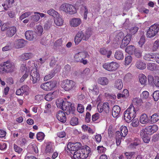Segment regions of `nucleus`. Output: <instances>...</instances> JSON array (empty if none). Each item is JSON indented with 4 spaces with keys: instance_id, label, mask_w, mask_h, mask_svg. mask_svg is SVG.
Returning <instances> with one entry per match:
<instances>
[{
    "instance_id": "nucleus-1",
    "label": "nucleus",
    "mask_w": 159,
    "mask_h": 159,
    "mask_svg": "<svg viewBox=\"0 0 159 159\" xmlns=\"http://www.w3.org/2000/svg\"><path fill=\"white\" fill-rule=\"evenodd\" d=\"M91 152L90 148L87 145L83 146L81 150L74 152V159H85Z\"/></svg>"
},
{
    "instance_id": "nucleus-2",
    "label": "nucleus",
    "mask_w": 159,
    "mask_h": 159,
    "mask_svg": "<svg viewBox=\"0 0 159 159\" xmlns=\"http://www.w3.org/2000/svg\"><path fill=\"white\" fill-rule=\"evenodd\" d=\"M16 70L15 64L10 60L3 62L0 65V72L2 73L12 72Z\"/></svg>"
},
{
    "instance_id": "nucleus-3",
    "label": "nucleus",
    "mask_w": 159,
    "mask_h": 159,
    "mask_svg": "<svg viewBox=\"0 0 159 159\" xmlns=\"http://www.w3.org/2000/svg\"><path fill=\"white\" fill-rule=\"evenodd\" d=\"M136 110L134 107L131 105L124 112V118L128 123L130 122L136 116Z\"/></svg>"
},
{
    "instance_id": "nucleus-4",
    "label": "nucleus",
    "mask_w": 159,
    "mask_h": 159,
    "mask_svg": "<svg viewBox=\"0 0 159 159\" xmlns=\"http://www.w3.org/2000/svg\"><path fill=\"white\" fill-rule=\"evenodd\" d=\"M159 31V25L154 24L151 26L148 30L146 35L148 38H151L155 36Z\"/></svg>"
},
{
    "instance_id": "nucleus-5",
    "label": "nucleus",
    "mask_w": 159,
    "mask_h": 159,
    "mask_svg": "<svg viewBox=\"0 0 159 159\" xmlns=\"http://www.w3.org/2000/svg\"><path fill=\"white\" fill-rule=\"evenodd\" d=\"M119 66V65L118 63L113 61L110 63H105L102 65L103 67L105 69L109 71H115Z\"/></svg>"
},
{
    "instance_id": "nucleus-6",
    "label": "nucleus",
    "mask_w": 159,
    "mask_h": 159,
    "mask_svg": "<svg viewBox=\"0 0 159 159\" xmlns=\"http://www.w3.org/2000/svg\"><path fill=\"white\" fill-rule=\"evenodd\" d=\"M62 88L66 91L72 90L75 87V83L71 80H64Z\"/></svg>"
},
{
    "instance_id": "nucleus-7",
    "label": "nucleus",
    "mask_w": 159,
    "mask_h": 159,
    "mask_svg": "<svg viewBox=\"0 0 159 159\" xmlns=\"http://www.w3.org/2000/svg\"><path fill=\"white\" fill-rule=\"evenodd\" d=\"M31 76L32 78H30V79L34 84L36 83L39 80L40 75L36 68H34L31 70L30 73Z\"/></svg>"
},
{
    "instance_id": "nucleus-8",
    "label": "nucleus",
    "mask_w": 159,
    "mask_h": 159,
    "mask_svg": "<svg viewBox=\"0 0 159 159\" xmlns=\"http://www.w3.org/2000/svg\"><path fill=\"white\" fill-rule=\"evenodd\" d=\"M158 129L157 125H150L147 126L145 129H142L141 130L146 134L149 135L152 134L156 132Z\"/></svg>"
},
{
    "instance_id": "nucleus-9",
    "label": "nucleus",
    "mask_w": 159,
    "mask_h": 159,
    "mask_svg": "<svg viewBox=\"0 0 159 159\" xmlns=\"http://www.w3.org/2000/svg\"><path fill=\"white\" fill-rule=\"evenodd\" d=\"M57 83L55 81H50L45 83L41 85V88L44 90L48 91L51 90L55 87Z\"/></svg>"
},
{
    "instance_id": "nucleus-10",
    "label": "nucleus",
    "mask_w": 159,
    "mask_h": 159,
    "mask_svg": "<svg viewBox=\"0 0 159 159\" xmlns=\"http://www.w3.org/2000/svg\"><path fill=\"white\" fill-rule=\"evenodd\" d=\"M81 144L80 142H77L74 143H69L67 145V148L69 151H76L78 150H81Z\"/></svg>"
},
{
    "instance_id": "nucleus-11",
    "label": "nucleus",
    "mask_w": 159,
    "mask_h": 159,
    "mask_svg": "<svg viewBox=\"0 0 159 159\" xmlns=\"http://www.w3.org/2000/svg\"><path fill=\"white\" fill-rule=\"evenodd\" d=\"M88 55V54L85 52H78L74 56L75 60L77 62H80Z\"/></svg>"
},
{
    "instance_id": "nucleus-12",
    "label": "nucleus",
    "mask_w": 159,
    "mask_h": 159,
    "mask_svg": "<svg viewBox=\"0 0 159 159\" xmlns=\"http://www.w3.org/2000/svg\"><path fill=\"white\" fill-rule=\"evenodd\" d=\"M85 37L82 31H79L76 34L75 38V42L76 45L78 44L82 40H85Z\"/></svg>"
},
{
    "instance_id": "nucleus-13",
    "label": "nucleus",
    "mask_w": 159,
    "mask_h": 159,
    "mask_svg": "<svg viewBox=\"0 0 159 159\" xmlns=\"http://www.w3.org/2000/svg\"><path fill=\"white\" fill-rule=\"evenodd\" d=\"M25 36L26 39L30 41L35 39L36 37L35 32L31 30L27 31L25 33Z\"/></svg>"
},
{
    "instance_id": "nucleus-14",
    "label": "nucleus",
    "mask_w": 159,
    "mask_h": 159,
    "mask_svg": "<svg viewBox=\"0 0 159 159\" xmlns=\"http://www.w3.org/2000/svg\"><path fill=\"white\" fill-rule=\"evenodd\" d=\"M60 71V68L59 66L57 65L53 69V70L52 71L53 73L52 74H49L48 75H46L44 78V80L45 81H46L48 80L51 79L53 77L55 74Z\"/></svg>"
},
{
    "instance_id": "nucleus-15",
    "label": "nucleus",
    "mask_w": 159,
    "mask_h": 159,
    "mask_svg": "<svg viewBox=\"0 0 159 159\" xmlns=\"http://www.w3.org/2000/svg\"><path fill=\"white\" fill-rule=\"evenodd\" d=\"M16 28L15 27H10L7 30L6 35L7 37H12L16 33Z\"/></svg>"
},
{
    "instance_id": "nucleus-16",
    "label": "nucleus",
    "mask_w": 159,
    "mask_h": 159,
    "mask_svg": "<svg viewBox=\"0 0 159 159\" xmlns=\"http://www.w3.org/2000/svg\"><path fill=\"white\" fill-rule=\"evenodd\" d=\"M120 108L117 105L114 106L112 109V114L114 118L117 117L120 111Z\"/></svg>"
},
{
    "instance_id": "nucleus-17",
    "label": "nucleus",
    "mask_w": 159,
    "mask_h": 159,
    "mask_svg": "<svg viewBox=\"0 0 159 159\" xmlns=\"http://www.w3.org/2000/svg\"><path fill=\"white\" fill-rule=\"evenodd\" d=\"M33 56L31 53H26L22 54L19 57V59L21 61H25L30 59Z\"/></svg>"
},
{
    "instance_id": "nucleus-18",
    "label": "nucleus",
    "mask_w": 159,
    "mask_h": 159,
    "mask_svg": "<svg viewBox=\"0 0 159 159\" xmlns=\"http://www.w3.org/2000/svg\"><path fill=\"white\" fill-rule=\"evenodd\" d=\"M81 23V21L79 18H73L70 21V25L74 27L79 26Z\"/></svg>"
},
{
    "instance_id": "nucleus-19",
    "label": "nucleus",
    "mask_w": 159,
    "mask_h": 159,
    "mask_svg": "<svg viewBox=\"0 0 159 159\" xmlns=\"http://www.w3.org/2000/svg\"><path fill=\"white\" fill-rule=\"evenodd\" d=\"M14 2V0H6L5 3L2 4L5 10H7L8 8L11 7Z\"/></svg>"
},
{
    "instance_id": "nucleus-20",
    "label": "nucleus",
    "mask_w": 159,
    "mask_h": 159,
    "mask_svg": "<svg viewBox=\"0 0 159 159\" xmlns=\"http://www.w3.org/2000/svg\"><path fill=\"white\" fill-rule=\"evenodd\" d=\"M140 135L143 142L146 143H148L150 141V138L149 134H146L144 132L140 131Z\"/></svg>"
},
{
    "instance_id": "nucleus-21",
    "label": "nucleus",
    "mask_w": 159,
    "mask_h": 159,
    "mask_svg": "<svg viewBox=\"0 0 159 159\" xmlns=\"http://www.w3.org/2000/svg\"><path fill=\"white\" fill-rule=\"evenodd\" d=\"M135 67L138 69L140 70H143L146 67V64L142 61L138 60L135 64Z\"/></svg>"
},
{
    "instance_id": "nucleus-22",
    "label": "nucleus",
    "mask_w": 159,
    "mask_h": 159,
    "mask_svg": "<svg viewBox=\"0 0 159 159\" xmlns=\"http://www.w3.org/2000/svg\"><path fill=\"white\" fill-rule=\"evenodd\" d=\"M155 54L152 53L146 54L144 56L143 58L148 61H154Z\"/></svg>"
},
{
    "instance_id": "nucleus-23",
    "label": "nucleus",
    "mask_w": 159,
    "mask_h": 159,
    "mask_svg": "<svg viewBox=\"0 0 159 159\" xmlns=\"http://www.w3.org/2000/svg\"><path fill=\"white\" fill-rule=\"evenodd\" d=\"M150 119L148 117L147 115L145 114L141 115L140 118V121L142 124H145L149 122Z\"/></svg>"
},
{
    "instance_id": "nucleus-24",
    "label": "nucleus",
    "mask_w": 159,
    "mask_h": 159,
    "mask_svg": "<svg viewBox=\"0 0 159 159\" xmlns=\"http://www.w3.org/2000/svg\"><path fill=\"white\" fill-rule=\"evenodd\" d=\"M54 22L55 24L58 26L61 25L63 23V20L61 16L59 14V16H56L54 18Z\"/></svg>"
},
{
    "instance_id": "nucleus-25",
    "label": "nucleus",
    "mask_w": 159,
    "mask_h": 159,
    "mask_svg": "<svg viewBox=\"0 0 159 159\" xmlns=\"http://www.w3.org/2000/svg\"><path fill=\"white\" fill-rule=\"evenodd\" d=\"M25 45V41L23 39H19L16 41L15 47L17 48L23 47Z\"/></svg>"
},
{
    "instance_id": "nucleus-26",
    "label": "nucleus",
    "mask_w": 159,
    "mask_h": 159,
    "mask_svg": "<svg viewBox=\"0 0 159 159\" xmlns=\"http://www.w3.org/2000/svg\"><path fill=\"white\" fill-rule=\"evenodd\" d=\"M98 84L101 85H105L108 84L109 81L107 78L102 77L98 78Z\"/></svg>"
},
{
    "instance_id": "nucleus-27",
    "label": "nucleus",
    "mask_w": 159,
    "mask_h": 159,
    "mask_svg": "<svg viewBox=\"0 0 159 159\" xmlns=\"http://www.w3.org/2000/svg\"><path fill=\"white\" fill-rule=\"evenodd\" d=\"M115 58L118 60H122L124 58V55L122 52L120 50L116 51L115 55Z\"/></svg>"
},
{
    "instance_id": "nucleus-28",
    "label": "nucleus",
    "mask_w": 159,
    "mask_h": 159,
    "mask_svg": "<svg viewBox=\"0 0 159 159\" xmlns=\"http://www.w3.org/2000/svg\"><path fill=\"white\" fill-rule=\"evenodd\" d=\"M136 48L134 45H129L125 49V51L129 54L133 55V52Z\"/></svg>"
},
{
    "instance_id": "nucleus-29",
    "label": "nucleus",
    "mask_w": 159,
    "mask_h": 159,
    "mask_svg": "<svg viewBox=\"0 0 159 159\" xmlns=\"http://www.w3.org/2000/svg\"><path fill=\"white\" fill-rule=\"evenodd\" d=\"M124 37V34L123 33L120 32L116 36L114 40L117 43L118 42L122 41Z\"/></svg>"
},
{
    "instance_id": "nucleus-30",
    "label": "nucleus",
    "mask_w": 159,
    "mask_h": 159,
    "mask_svg": "<svg viewBox=\"0 0 159 159\" xmlns=\"http://www.w3.org/2000/svg\"><path fill=\"white\" fill-rule=\"evenodd\" d=\"M47 13L49 15L52 16L54 18L56 16H59V14L56 11L53 9H51L47 11Z\"/></svg>"
},
{
    "instance_id": "nucleus-31",
    "label": "nucleus",
    "mask_w": 159,
    "mask_h": 159,
    "mask_svg": "<svg viewBox=\"0 0 159 159\" xmlns=\"http://www.w3.org/2000/svg\"><path fill=\"white\" fill-rule=\"evenodd\" d=\"M100 52L102 54L107 55V56L108 58L110 57L112 53V52L111 51H107L106 49L104 48H101L100 49Z\"/></svg>"
},
{
    "instance_id": "nucleus-32",
    "label": "nucleus",
    "mask_w": 159,
    "mask_h": 159,
    "mask_svg": "<svg viewBox=\"0 0 159 159\" xmlns=\"http://www.w3.org/2000/svg\"><path fill=\"white\" fill-rule=\"evenodd\" d=\"M115 87L119 90H120L123 87V84L120 79H118L116 80L114 84Z\"/></svg>"
},
{
    "instance_id": "nucleus-33",
    "label": "nucleus",
    "mask_w": 159,
    "mask_h": 159,
    "mask_svg": "<svg viewBox=\"0 0 159 159\" xmlns=\"http://www.w3.org/2000/svg\"><path fill=\"white\" fill-rule=\"evenodd\" d=\"M142 51L139 48H136L133 52V55L137 58H139L141 57Z\"/></svg>"
},
{
    "instance_id": "nucleus-34",
    "label": "nucleus",
    "mask_w": 159,
    "mask_h": 159,
    "mask_svg": "<svg viewBox=\"0 0 159 159\" xmlns=\"http://www.w3.org/2000/svg\"><path fill=\"white\" fill-rule=\"evenodd\" d=\"M159 120V114L157 113H155L151 116L150 120L152 122L155 123Z\"/></svg>"
},
{
    "instance_id": "nucleus-35",
    "label": "nucleus",
    "mask_w": 159,
    "mask_h": 159,
    "mask_svg": "<svg viewBox=\"0 0 159 159\" xmlns=\"http://www.w3.org/2000/svg\"><path fill=\"white\" fill-rule=\"evenodd\" d=\"M55 92L52 93H50L47 94L45 98V99L48 101H51L55 97Z\"/></svg>"
},
{
    "instance_id": "nucleus-36",
    "label": "nucleus",
    "mask_w": 159,
    "mask_h": 159,
    "mask_svg": "<svg viewBox=\"0 0 159 159\" xmlns=\"http://www.w3.org/2000/svg\"><path fill=\"white\" fill-rule=\"evenodd\" d=\"M140 143V141L138 138H136L134 140V142L131 143L129 145V147L131 148H135V147L139 145Z\"/></svg>"
},
{
    "instance_id": "nucleus-37",
    "label": "nucleus",
    "mask_w": 159,
    "mask_h": 159,
    "mask_svg": "<svg viewBox=\"0 0 159 159\" xmlns=\"http://www.w3.org/2000/svg\"><path fill=\"white\" fill-rule=\"evenodd\" d=\"M128 130L127 127L125 126H121L120 127V134L121 137H125L128 133Z\"/></svg>"
},
{
    "instance_id": "nucleus-38",
    "label": "nucleus",
    "mask_w": 159,
    "mask_h": 159,
    "mask_svg": "<svg viewBox=\"0 0 159 159\" xmlns=\"http://www.w3.org/2000/svg\"><path fill=\"white\" fill-rule=\"evenodd\" d=\"M68 109L65 112V113L67 115L70 114H74V111L75 110V107L74 106H72V105H70L68 107H67Z\"/></svg>"
},
{
    "instance_id": "nucleus-39",
    "label": "nucleus",
    "mask_w": 159,
    "mask_h": 159,
    "mask_svg": "<svg viewBox=\"0 0 159 159\" xmlns=\"http://www.w3.org/2000/svg\"><path fill=\"white\" fill-rule=\"evenodd\" d=\"M139 81L142 84H144L147 82V77L143 74H140L139 76Z\"/></svg>"
},
{
    "instance_id": "nucleus-40",
    "label": "nucleus",
    "mask_w": 159,
    "mask_h": 159,
    "mask_svg": "<svg viewBox=\"0 0 159 159\" xmlns=\"http://www.w3.org/2000/svg\"><path fill=\"white\" fill-rule=\"evenodd\" d=\"M141 38L139 42V45L140 47H142L145 41V36L144 32H142L141 34Z\"/></svg>"
},
{
    "instance_id": "nucleus-41",
    "label": "nucleus",
    "mask_w": 159,
    "mask_h": 159,
    "mask_svg": "<svg viewBox=\"0 0 159 159\" xmlns=\"http://www.w3.org/2000/svg\"><path fill=\"white\" fill-rule=\"evenodd\" d=\"M121 134L119 131H117L116 133V143L117 145L120 144V139L122 138L121 136L120 135Z\"/></svg>"
},
{
    "instance_id": "nucleus-42",
    "label": "nucleus",
    "mask_w": 159,
    "mask_h": 159,
    "mask_svg": "<svg viewBox=\"0 0 159 159\" xmlns=\"http://www.w3.org/2000/svg\"><path fill=\"white\" fill-rule=\"evenodd\" d=\"M92 32L91 29H87L84 35L85 37V41L88 39L92 34Z\"/></svg>"
},
{
    "instance_id": "nucleus-43",
    "label": "nucleus",
    "mask_w": 159,
    "mask_h": 159,
    "mask_svg": "<svg viewBox=\"0 0 159 159\" xmlns=\"http://www.w3.org/2000/svg\"><path fill=\"white\" fill-rule=\"evenodd\" d=\"M33 12L31 11L26 12L22 14L20 17V19L22 20L28 17L29 16L32 14Z\"/></svg>"
},
{
    "instance_id": "nucleus-44",
    "label": "nucleus",
    "mask_w": 159,
    "mask_h": 159,
    "mask_svg": "<svg viewBox=\"0 0 159 159\" xmlns=\"http://www.w3.org/2000/svg\"><path fill=\"white\" fill-rule=\"evenodd\" d=\"M103 111L106 113H107L109 111V106L108 103L106 102L103 103L102 106Z\"/></svg>"
},
{
    "instance_id": "nucleus-45",
    "label": "nucleus",
    "mask_w": 159,
    "mask_h": 159,
    "mask_svg": "<svg viewBox=\"0 0 159 159\" xmlns=\"http://www.w3.org/2000/svg\"><path fill=\"white\" fill-rule=\"evenodd\" d=\"M70 124L72 125H75L78 123V119L76 117H72L70 122Z\"/></svg>"
},
{
    "instance_id": "nucleus-46",
    "label": "nucleus",
    "mask_w": 159,
    "mask_h": 159,
    "mask_svg": "<svg viewBox=\"0 0 159 159\" xmlns=\"http://www.w3.org/2000/svg\"><path fill=\"white\" fill-rule=\"evenodd\" d=\"M76 12V10L74 6L70 4L68 13L71 14H73Z\"/></svg>"
},
{
    "instance_id": "nucleus-47",
    "label": "nucleus",
    "mask_w": 159,
    "mask_h": 159,
    "mask_svg": "<svg viewBox=\"0 0 159 159\" xmlns=\"http://www.w3.org/2000/svg\"><path fill=\"white\" fill-rule=\"evenodd\" d=\"M70 105H72V104L70 102H64L63 104L62 105L63 106L62 108V110L63 111H66L68 109L67 107H68Z\"/></svg>"
},
{
    "instance_id": "nucleus-48",
    "label": "nucleus",
    "mask_w": 159,
    "mask_h": 159,
    "mask_svg": "<svg viewBox=\"0 0 159 159\" xmlns=\"http://www.w3.org/2000/svg\"><path fill=\"white\" fill-rule=\"evenodd\" d=\"M34 15H32L30 17L31 20H32L34 22H38L40 19V16L39 14H34Z\"/></svg>"
},
{
    "instance_id": "nucleus-49",
    "label": "nucleus",
    "mask_w": 159,
    "mask_h": 159,
    "mask_svg": "<svg viewBox=\"0 0 159 159\" xmlns=\"http://www.w3.org/2000/svg\"><path fill=\"white\" fill-rule=\"evenodd\" d=\"M45 151L46 153L52 152H53V149L52 148V145L50 144H47Z\"/></svg>"
},
{
    "instance_id": "nucleus-50",
    "label": "nucleus",
    "mask_w": 159,
    "mask_h": 159,
    "mask_svg": "<svg viewBox=\"0 0 159 159\" xmlns=\"http://www.w3.org/2000/svg\"><path fill=\"white\" fill-rule=\"evenodd\" d=\"M67 5H68V4L67 3L62 4L59 7V10L60 11H64L66 13V11H67V9L68 7Z\"/></svg>"
},
{
    "instance_id": "nucleus-51",
    "label": "nucleus",
    "mask_w": 159,
    "mask_h": 159,
    "mask_svg": "<svg viewBox=\"0 0 159 159\" xmlns=\"http://www.w3.org/2000/svg\"><path fill=\"white\" fill-rule=\"evenodd\" d=\"M132 57L131 56L129 55L125 57V64L126 65L129 64L132 61Z\"/></svg>"
},
{
    "instance_id": "nucleus-52",
    "label": "nucleus",
    "mask_w": 159,
    "mask_h": 159,
    "mask_svg": "<svg viewBox=\"0 0 159 159\" xmlns=\"http://www.w3.org/2000/svg\"><path fill=\"white\" fill-rule=\"evenodd\" d=\"M155 64L154 63H148L147 65V68L151 71H153L156 69Z\"/></svg>"
},
{
    "instance_id": "nucleus-53",
    "label": "nucleus",
    "mask_w": 159,
    "mask_h": 159,
    "mask_svg": "<svg viewBox=\"0 0 159 159\" xmlns=\"http://www.w3.org/2000/svg\"><path fill=\"white\" fill-rule=\"evenodd\" d=\"M44 136V134L42 132H39L37 134V139L39 140L43 139Z\"/></svg>"
},
{
    "instance_id": "nucleus-54",
    "label": "nucleus",
    "mask_w": 159,
    "mask_h": 159,
    "mask_svg": "<svg viewBox=\"0 0 159 159\" xmlns=\"http://www.w3.org/2000/svg\"><path fill=\"white\" fill-rule=\"evenodd\" d=\"M29 87L26 85H24L22 86L20 88L22 92L23 93H25L26 94H27L28 91L29 90Z\"/></svg>"
},
{
    "instance_id": "nucleus-55",
    "label": "nucleus",
    "mask_w": 159,
    "mask_h": 159,
    "mask_svg": "<svg viewBox=\"0 0 159 159\" xmlns=\"http://www.w3.org/2000/svg\"><path fill=\"white\" fill-rule=\"evenodd\" d=\"M153 97L154 100L155 101H157L159 99V91L157 90L154 92L153 94Z\"/></svg>"
},
{
    "instance_id": "nucleus-56",
    "label": "nucleus",
    "mask_w": 159,
    "mask_h": 159,
    "mask_svg": "<svg viewBox=\"0 0 159 159\" xmlns=\"http://www.w3.org/2000/svg\"><path fill=\"white\" fill-rule=\"evenodd\" d=\"M52 25V22L50 21H48L46 23L44 26V29L45 30H49Z\"/></svg>"
},
{
    "instance_id": "nucleus-57",
    "label": "nucleus",
    "mask_w": 159,
    "mask_h": 159,
    "mask_svg": "<svg viewBox=\"0 0 159 159\" xmlns=\"http://www.w3.org/2000/svg\"><path fill=\"white\" fill-rule=\"evenodd\" d=\"M20 70L22 72H25V73L27 72V71H30L29 69L27 68L26 66V65L25 64H21Z\"/></svg>"
},
{
    "instance_id": "nucleus-58",
    "label": "nucleus",
    "mask_w": 159,
    "mask_h": 159,
    "mask_svg": "<svg viewBox=\"0 0 159 159\" xmlns=\"http://www.w3.org/2000/svg\"><path fill=\"white\" fill-rule=\"evenodd\" d=\"M81 8L84 10V18L86 19L87 17V14L88 13V9L87 7L84 6H83Z\"/></svg>"
},
{
    "instance_id": "nucleus-59",
    "label": "nucleus",
    "mask_w": 159,
    "mask_h": 159,
    "mask_svg": "<svg viewBox=\"0 0 159 159\" xmlns=\"http://www.w3.org/2000/svg\"><path fill=\"white\" fill-rule=\"evenodd\" d=\"M138 29V28L137 27H132L129 29L130 33L131 34L134 35L137 32Z\"/></svg>"
},
{
    "instance_id": "nucleus-60",
    "label": "nucleus",
    "mask_w": 159,
    "mask_h": 159,
    "mask_svg": "<svg viewBox=\"0 0 159 159\" xmlns=\"http://www.w3.org/2000/svg\"><path fill=\"white\" fill-rule=\"evenodd\" d=\"M62 40L61 39H59L57 40L55 42L54 45L57 48H59L62 45Z\"/></svg>"
},
{
    "instance_id": "nucleus-61",
    "label": "nucleus",
    "mask_w": 159,
    "mask_h": 159,
    "mask_svg": "<svg viewBox=\"0 0 159 159\" xmlns=\"http://www.w3.org/2000/svg\"><path fill=\"white\" fill-rule=\"evenodd\" d=\"M159 42L158 40H157L154 42L152 48L153 51H156L158 48L159 45Z\"/></svg>"
},
{
    "instance_id": "nucleus-62",
    "label": "nucleus",
    "mask_w": 159,
    "mask_h": 159,
    "mask_svg": "<svg viewBox=\"0 0 159 159\" xmlns=\"http://www.w3.org/2000/svg\"><path fill=\"white\" fill-rule=\"evenodd\" d=\"M135 154L134 152H126L125 154L127 159H130L132 156Z\"/></svg>"
},
{
    "instance_id": "nucleus-63",
    "label": "nucleus",
    "mask_w": 159,
    "mask_h": 159,
    "mask_svg": "<svg viewBox=\"0 0 159 159\" xmlns=\"http://www.w3.org/2000/svg\"><path fill=\"white\" fill-rule=\"evenodd\" d=\"M30 71H27V72L25 73V74L22 76L20 80V82H23L25 80L28 76Z\"/></svg>"
},
{
    "instance_id": "nucleus-64",
    "label": "nucleus",
    "mask_w": 159,
    "mask_h": 159,
    "mask_svg": "<svg viewBox=\"0 0 159 159\" xmlns=\"http://www.w3.org/2000/svg\"><path fill=\"white\" fill-rule=\"evenodd\" d=\"M78 111L80 113H82L84 111V107L82 104H78L77 108Z\"/></svg>"
}]
</instances>
